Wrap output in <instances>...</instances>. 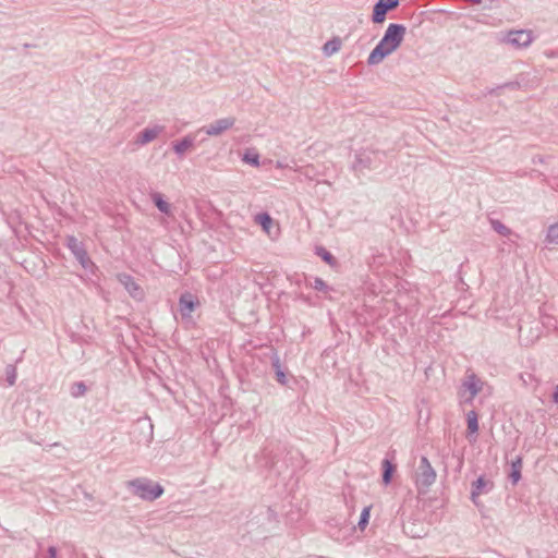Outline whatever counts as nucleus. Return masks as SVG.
<instances>
[{"mask_svg":"<svg viewBox=\"0 0 558 558\" xmlns=\"http://www.w3.org/2000/svg\"><path fill=\"white\" fill-rule=\"evenodd\" d=\"M134 485L136 486V493L138 496L144 499L153 500L161 496L163 493L161 486L158 484L136 482Z\"/></svg>","mask_w":558,"mask_h":558,"instance_id":"nucleus-8","label":"nucleus"},{"mask_svg":"<svg viewBox=\"0 0 558 558\" xmlns=\"http://www.w3.org/2000/svg\"><path fill=\"white\" fill-rule=\"evenodd\" d=\"M277 376H278V380H279L281 384H283V383H284V378H286L284 374H283L282 372H278V373H277Z\"/></svg>","mask_w":558,"mask_h":558,"instance_id":"nucleus-31","label":"nucleus"},{"mask_svg":"<svg viewBox=\"0 0 558 558\" xmlns=\"http://www.w3.org/2000/svg\"><path fill=\"white\" fill-rule=\"evenodd\" d=\"M255 221L262 226L263 230L269 232V228L272 225V218L268 213H260L255 216Z\"/></svg>","mask_w":558,"mask_h":558,"instance_id":"nucleus-18","label":"nucleus"},{"mask_svg":"<svg viewBox=\"0 0 558 558\" xmlns=\"http://www.w3.org/2000/svg\"><path fill=\"white\" fill-rule=\"evenodd\" d=\"M342 41L339 37H333L327 43H325L323 47V52L325 56L330 57L333 53L338 52L341 48Z\"/></svg>","mask_w":558,"mask_h":558,"instance_id":"nucleus-14","label":"nucleus"},{"mask_svg":"<svg viewBox=\"0 0 558 558\" xmlns=\"http://www.w3.org/2000/svg\"><path fill=\"white\" fill-rule=\"evenodd\" d=\"M482 380L477 378L475 375H469L462 385V391L460 392V397L464 401L471 402L474 399V397L482 390Z\"/></svg>","mask_w":558,"mask_h":558,"instance_id":"nucleus-5","label":"nucleus"},{"mask_svg":"<svg viewBox=\"0 0 558 558\" xmlns=\"http://www.w3.org/2000/svg\"><path fill=\"white\" fill-rule=\"evenodd\" d=\"M312 287L317 291H326L328 289L327 283L322 278H315Z\"/></svg>","mask_w":558,"mask_h":558,"instance_id":"nucleus-27","label":"nucleus"},{"mask_svg":"<svg viewBox=\"0 0 558 558\" xmlns=\"http://www.w3.org/2000/svg\"><path fill=\"white\" fill-rule=\"evenodd\" d=\"M199 304L197 296L190 292H184L179 299V306L182 314L184 312H193Z\"/></svg>","mask_w":558,"mask_h":558,"instance_id":"nucleus-12","label":"nucleus"},{"mask_svg":"<svg viewBox=\"0 0 558 558\" xmlns=\"http://www.w3.org/2000/svg\"><path fill=\"white\" fill-rule=\"evenodd\" d=\"M243 160L253 166L259 165V156L257 154H245Z\"/></svg>","mask_w":558,"mask_h":558,"instance_id":"nucleus-25","label":"nucleus"},{"mask_svg":"<svg viewBox=\"0 0 558 558\" xmlns=\"http://www.w3.org/2000/svg\"><path fill=\"white\" fill-rule=\"evenodd\" d=\"M405 32L407 28L402 24H389L380 41L371 51L367 63L369 65L378 64L387 56L396 51L402 44Z\"/></svg>","mask_w":558,"mask_h":558,"instance_id":"nucleus-1","label":"nucleus"},{"mask_svg":"<svg viewBox=\"0 0 558 558\" xmlns=\"http://www.w3.org/2000/svg\"><path fill=\"white\" fill-rule=\"evenodd\" d=\"M163 126L155 125L154 128H146L137 135L136 142L141 145H145L154 141L162 131Z\"/></svg>","mask_w":558,"mask_h":558,"instance_id":"nucleus-11","label":"nucleus"},{"mask_svg":"<svg viewBox=\"0 0 558 558\" xmlns=\"http://www.w3.org/2000/svg\"><path fill=\"white\" fill-rule=\"evenodd\" d=\"M194 144V140L191 136H184L181 141L173 143V150L178 155H183Z\"/></svg>","mask_w":558,"mask_h":558,"instance_id":"nucleus-15","label":"nucleus"},{"mask_svg":"<svg viewBox=\"0 0 558 558\" xmlns=\"http://www.w3.org/2000/svg\"><path fill=\"white\" fill-rule=\"evenodd\" d=\"M373 154L374 153L366 149L356 151L354 161L352 162V169L355 172H363L364 170L371 169L373 165Z\"/></svg>","mask_w":558,"mask_h":558,"instance_id":"nucleus-9","label":"nucleus"},{"mask_svg":"<svg viewBox=\"0 0 558 558\" xmlns=\"http://www.w3.org/2000/svg\"><path fill=\"white\" fill-rule=\"evenodd\" d=\"M383 468H384L383 482L385 483V485H388L390 483L392 474L395 472V466L391 464L390 461L384 460Z\"/></svg>","mask_w":558,"mask_h":558,"instance_id":"nucleus-21","label":"nucleus"},{"mask_svg":"<svg viewBox=\"0 0 558 558\" xmlns=\"http://www.w3.org/2000/svg\"><path fill=\"white\" fill-rule=\"evenodd\" d=\"M235 124V118L234 117H227L222 119H218L214 121L213 123L205 125L201 129V131H204L209 136H218L226 132L227 130L231 129Z\"/></svg>","mask_w":558,"mask_h":558,"instance_id":"nucleus-6","label":"nucleus"},{"mask_svg":"<svg viewBox=\"0 0 558 558\" xmlns=\"http://www.w3.org/2000/svg\"><path fill=\"white\" fill-rule=\"evenodd\" d=\"M488 482L484 480L483 477H480L474 484H473V490H472V500L475 502L477 497L482 494L483 489L488 486Z\"/></svg>","mask_w":558,"mask_h":558,"instance_id":"nucleus-20","label":"nucleus"},{"mask_svg":"<svg viewBox=\"0 0 558 558\" xmlns=\"http://www.w3.org/2000/svg\"><path fill=\"white\" fill-rule=\"evenodd\" d=\"M66 246L83 268L87 269L90 265H93L83 243L78 241L74 235H69L66 238Z\"/></svg>","mask_w":558,"mask_h":558,"instance_id":"nucleus-3","label":"nucleus"},{"mask_svg":"<svg viewBox=\"0 0 558 558\" xmlns=\"http://www.w3.org/2000/svg\"><path fill=\"white\" fill-rule=\"evenodd\" d=\"M554 400H555V402L558 403V386L556 387L555 392H554Z\"/></svg>","mask_w":558,"mask_h":558,"instance_id":"nucleus-32","label":"nucleus"},{"mask_svg":"<svg viewBox=\"0 0 558 558\" xmlns=\"http://www.w3.org/2000/svg\"><path fill=\"white\" fill-rule=\"evenodd\" d=\"M151 201L155 204V206L165 215L170 216L171 215V205L165 201L163 195L155 192L151 194Z\"/></svg>","mask_w":558,"mask_h":558,"instance_id":"nucleus-13","label":"nucleus"},{"mask_svg":"<svg viewBox=\"0 0 558 558\" xmlns=\"http://www.w3.org/2000/svg\"><path fill=\"white\" fill-rule=\"evenodd\" d=\"M48 551H49L50 558H57V550L54 547H50Z\"/></svg>","mask_w":558,"mask_h":558,"instance_id":"nucleus-30","label":"nucleus"},{"mask_svg":"<svg viewBox=\"0 0 558 558\" xmlns=\"http://www.w3.org/2000/svg\"><path fill=\"white\" fill-rule=\"evenodd\" d=\"M371 509L372 506L365 507L361 513L360 521L357 523L359 529L361 531H364L368 524L369 518H371Z\"/></svg>","mask_w":558,"mask_h":558,"instance_id":"nucleus-23","label":"nucleus"},{"mask_svg":"<svg viewBox=\"0 0 558 558\" xmlns=\"http://www.w3.org/2000/svg\"><path fill=\"white\" fill-rule=\"evenodd\" d=\"M512 473H511V478L513 481V483H518L519 480L521 478V459H517V461H514L512 463Z\"/></svg>","mask_w":558,"mask_h":558,"instance_id":"nucleus-24","label":"nucleus"},{"mask_svg":"<svg viewBox=\"0 0 558 558\" xmlns=\"http://www.w3.org/2000/svg\"><path fill=\"white\" fill-rule=\"evenodd\" d=\"M468 421V437L475 435L478 432V417L475 411H470L466 414Z\"/></svg>","mask_w":558,"mask_h":558,"instance_id":"nucleus-16","label":"nucleus"},{"mask_svg":"<svg viewBox=\"0 0 558 558\" xmlns=\"http://www.w3.org/2000/svg\"><path fill=\"white\" fill-rule=\"evenodd\" d=\"M500 41L514 48H525L533 41V35L526 29L509 31L502 35Z\"/></svg>","mask_w":558,"mask_h":558,"instance_id":"nucleus-2","label":"nucleus"},{"mask_svg":"<svg viewBox=\"0 0 558 558\" xmlns=\"http://www.w3.org/2000/svg\"><path fill=\"white\" fill-rule=\"evenodd\" d=\"M400 0H378L373 8L372 21L375 24L385 22L387 13L397 9Z\"/></svg>","mask_w":558,"mask_h":558,"instance_id":"nucleus-4","label":"nucleus"},{"mask_svg":"<svg viewBox=\"0 0 558 558\" xmlns=\"http://www.w3.org/2000/svg\"><path fill=\"white\" fill-rule=\"evenodd\" d=\"M436 478V473L432 469L429 462L426 458L422 459V465H421V473L418 474L416 478L417 486L422 487H428L430 486Z\"/></svg>","mask_w":558,"mask_h":558,"instance_id":"nucleus-10","label":"nucleus"},{"mask_svg":"<svg viewBox=\"0 0 558 558\" xmlns=\"http://www.w3.org/2000/svg\"><path fill=\"white\" fill-rule=\"evenodd\" d=\"M315 253L330 266H333L337 263L335 256L323 246H316Z\"/></svg>","mask_w":558,"mask_h":558,"instance_id":"nucleus-19","label":"nucleus"},{"mask_svg":"<svg viewBox=\"0 0 558 558\" xmlns=\"http://www.w3.org/2000/svg\"><path fill=\"white\" fill-rule=\"evenodd\" d=\"M118 281L124 287L128 293L137 301L143 300L144 290L143 288L135 281V279L128 274H119L117 276Z\"/></svg>","mask_w":558,"mask_h":558,"instance_id":"nucleus-7","label":"nucleus"},{"mask_svg":"<svg viewBox=\"0 0 558 558\" xmlns=\"http://www.w3.org/2000/svg\"><path fill=\"white\" fill-rule=\"evenodd\" d=\"M519 86H520V84H519L518 82H508V83H506V84H504V85L498 86L497 88H493V89H490V90H489V94H492V95H493V94H497V90H498V89H501V88L515 89V88H518Z\"/></svg>","mask_w":558,"mask_h":558,"instance_id":"nucleus-26","label":"nucleus"},{"mask_svg":"<svg viewBox=\"0 0 558 558\" xmlns=\"http://www.w3.org/2000/svg\"><path fill=\"white\" fill-rule=\"evenodd\" d=\"M469 1H470L472 4H481V3H483V2H485V3H486V2H489V4H485V5H484V9H492V5H490V4L493 3V1H494V0H469Z\"/></svg>","mask_w":558,"mask_h":558,"instance_id":"nucleus-28","label":"nucleus"},{"mask_svg":"<svg viewBox=\"0 0 558 558\" xmlns=\"http://www.w3.org/2000/svg\"><path fill=\"white\" fill-rule=\"evenodd\" d=\"M489 223L495 232L502 236H509L512 234V231L510 228L505 226L501 221L498 219H489Z\"/></svg>","mask_w":558,"mask_h":558,"instance_id":"nucleus-17","label":"nucleus"},{"mask_svg":"<svg viewBox=\"0 0 558 558\" xmlns=\"http://www.w3.org/2000/svg\"><path fill=\"white\" fill-rule=\"evenodd\" d=\"M546 242L549 244H558V223L548 227Z\"/></svg>","mask_w":558,"mask_h":558,"instance_id":"nucleus-22","label":"nucleus"},{"mask_svg":"<svg viewBox=\"0 0 558 558\" xmlns=\"http://www.w3.org/2000/svg\"><path fill=\"white\" fill-rule=\"evenodd\" d=\"M532 161H533V163H537V162L543 163L544 162V157L539 156V155L535 156V157H533Z\"/></svg>","mask_w":558,"mask_h":558,"instance_id":"nucleus-29","label":"nucleus"}]
</instances>
